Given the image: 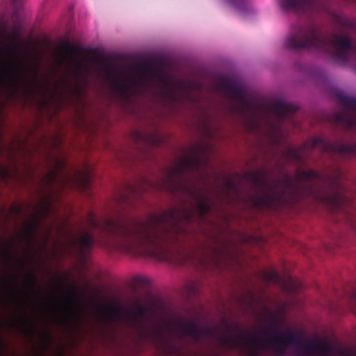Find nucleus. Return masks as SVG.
<instances>
[{"mask_svg":"<svg viewBox=\"0 0 356 356\" xmlns=\"http://www.w3.org/2000/svg\"><path fill=\"white\" fill-rule=\"evenodd\" d=\"M1 254L4 259L10 264L14 259V244L13 241L1 245Z\"/></svg>","mask_w":356,"mask_h":356,"instance_id":"obj_20","label":"nucleus"},{"mask_svg":"<svg viewBox=\"0 0 356 356\" xmlns=\"http://www.w3.org/2000/svg\"><path fill=\"white\" fill-rule=\"evenodd\" d=\"M248 176L260 192L257 197L259 207L271 208L277 204L298 202L311 197L332 211H338L349 202L339 173L330 176L314 170H298L296 181L286 178L280 181L268 180L264 172H250Z\"/></svg>","mask_w":356,"mask_h":356,"instance_id":"obj_2","label":"nucleus"},{"mask_svg":"<svg viewBox=\"0 0 356 356\" xmlns=\"http://www.w3.org/2000/svg\"><path fill=\"white\" fill-rule=\"evenodd\" d=\"M58 145V140L56 139L55 141L53 142L52 146H57Z\"/></svg>","mask_w":356,"mask_h":356,"instance_id":"obj_34","label":"nucleus"},{"mask_svg":"<svg viewBox=\"0 0 356 356\" xmlns=\"http://www.w3.org/2000/svg\"><path fill=\"white\" fill-rule=\"evenodd\" d=\"M21 0H12V3L13 6H17V4L20 2Z\"/></svg>","mask_w":356,"mask_h":356,"instance_id":"obj_32","label":"nucleus"},{"mask_svg":"<svg viewBox=\"0 0 356 356\" xmlns=\"http://www.w3.org/2000/svg\"><path fill=\"white\" fill-rule=\"evenodd\" d=\"M80 92H81V87L80 86H77L76 88V93H80Z\"/></svg>","mask_w":356,"mask_h":356,"instance_id":"obj_35","label":"nucleus"},{"mask_svg":"<svg viewBox=\"0 0 356 356\" xmlns=\"http://www.w3.org/2000/svg\"><path fill=\"white\" fill-rule=\"evenodd\" d=\"M271 109L276 116L284 120L289 118L290 115L296 113L298 107L282 100H277L271 105Z\"/></svg>","mask_w":356,"mask_h":356,"instance_id":"obj_16","label":"nucleus"},{"mask_svg":"<svg viewBox=\"0 0 356 356\" xmlns=\"http://www.w3.org/2000/svg\"><path fill=\"white\" fill-rule=\"evenodd\" d=\"M10 210L13 213L19 216L22 213L24 206L15 204L11 207Z\"/></svg>","mask_w":356,"mask_h":356,"instance_id":"obj_24","label":"nucleus"},{"mask_svg":"<svg viewBox=\"0 0 356 356\" xmlns=\"http://www.w3.org/2000/svg\"><path fill=\"white\" fill-rule=\"evenodd\" d=\"M32 133L24 131L23 134L16 133L10 142L4 140L2 131H0V183L8 185L10 181H25L24 175L19 167V159L31 157L43 148L48 146L44 138L30 140Z\"/></svg>","mask_w":356,"mask_h":356,"instance_id":"obj_4","label":"nucleus"},{"mask_svg":"<svg viewBox=\"0 0 356 356\" xmlns=\"http://www.w3.org/2000/svg\"><path fill=\"white\" fill-rule=\"evenodd\" d=\"M227 185L228 188H229L230 189H232L234 187V183L231 181H228L227 182Z\"/></svg>","mask_w":356,"mask_h":356,"instance_id":"obj_31","label":"nucleus"},{"mask_svg":"<svg viewBox=\"0 0 356 356\" xmlns=\"http://www.w3.org/2000/svg\"><path fill=\"white\" fill-rule=\"evenodd\" d=\"M21 324H22L23 325H24L26 324V322L25 321H22L20 322Z\"/></svg>","mask_w":356,"mask_h":356,"instance_id":"obj_40","label":"nucleus"},{"mask_svg":"<svg viewBox=\"0 0 356 356\" xmlns=\"http://www.w3.org/2000/svg\"><path fill=\"white\" fill-rule=\"evenodd\" d=\"M90 175L88 173V172H83V175H82V182H83V184L86 186V187H88V186L89 185V183H90Z\"/></svg>","mask_w":356,"mask_h":356,"instance_id":"obj_25","label":"nucleus"},{"mask_svg":"<svg viewBox=\"0 0 356 356\" xmlns=\"http://www.w3.org/2000/svg\"><path fill=\"white\" fill-rule=\"evenodd\" d=\"M186 190L196 200V209L200 216L203 217L211 211V204L210 200L204 197L197 188L186 187Z\"/></svg>","mask_w":356,"mask_h":356,"instance_id":"obj_15","label":"nucleus"},{"mask_svg":"<svg viewBox=\"0 0 356 356\" xmlns=\"http://www.w3.org/2000/svg\"><path fill=\"white\" fill-rule=\"evenodd\" d=\"M116 86L118 90V91L125 95V96H129L130 95V88L129 87L126 85L125 83H121V82H117Z\"/></svg>","mask_w":356,"mask_h":356,"instance_id":"obj_23","label":"nucleus"},{"mask_svg":"<svg viewBox=\"0 0 356 356\" xmlns=\"http://www.w3.org/2000/svg\"><path fill=\"white\" fill-rule=\"evenodd\" d=\"M27 282L30 292L31 293H34L35 289L37 286V278L35 275L33 273L29 274L27 277Z\"/></svg>","mask_w":356,"mask_h":356,"instance_id":"obj_22","label":"nucleus"},{"mask_svg":"<svg viewBox=\"0 0 356 356\" xmlns=\"http://www.w3.org/2000/svg\"><path fill=\"white\" fill-rule=\"evenodd\" d=\"M107 71L111 74H117L118 73L117 68L111 64L107 65Z\"/></svg>","mask_w":356,"mask_h":356,"instance_id":"obj_26","label":"nucleus"},{"mask_svg":"<svg viewBox=\"0 0 356 356\" xmlns=\"http://www.w3.org/2000/svg\"><path fill=\"white\" fill-rule=\"evenodd\" d=\"M60 49L63 60L67 63L76 61L77 56L81 51V48L79 46L69 42L63 44Z\"/></svg>","mask_w":356,"mask_h":356,"instance_id":"obj_18","label":"nucleus"},{"mask_svg":"<svg viewBox=\"0 0 356 356\" xmlns=\"http://www.w3.org/2000/svg\"><path fill=\"white\" fill-rule=\"evenodd\" d=\"M30 334H33L35 331V327L33 324H31L28 330Z\"/></svg>","mask_w":356,"mask_h":356,"instance_id":"obj_30","label":"nucleus"},{"mask_svg":"<svg viewBox=\"0 0 356 356\" xmlns=\"http://www.w3.org/2000/svg\"><path fill=\"white\" fill-rule=\"evenodd\" d=\"M111 309L117 316L124 317L128 324L135 329L142 339H152L153 341L163 339L164 332L162 328L158 327L149 330L144 327L142 320L147 314V309L145 307L138 305L130 315L118 305H113Z\"/></svg>","mask_w":356,"mask_h":356,"instance_id":"obj_10","label":"nucleus"},{"mask_svg":"<svg viewBox=\"0 0 356 356\" xmlns=\"http://www.w3.org/2000/svg\"><path fill=\"white\" fill-rule=\"evenodd\" d=\"M240 333L233 336L227 328L225 334H218L220 343L225 348L232 350L241 348L243 345L250 346L249 356H259V350L252 347V343L259 345L262 348L270 350L276 356L286 354L291 345L298 344L302 352L301 356H331L333 353L332 346L325 341L315 342L313 341H300L299 337L294 332L289 331L285 333L278 330V321L273 317L270 327L272 334L268 337H261L258 334H244L240 327L234 326Z\"/></svg>","mask_w":356,"mask_h":356,"instance_id":"obj_3","label":"nucleus"},{"mask_svg":"<svg viewBox=\"0 0 356 356\" xmlns=\"http://www.w3.org/2000/svg\"><path fill=\"white\" fill-rule=\"evenodd\" d=\"M24 168H25L26 171H27V172H29V171L30 170L29 167L28 166V165L26 163H24Z\"/></svg>","mask_w":356,"mask_h":356,"instance_id":"obj_33","label":"nucleus"},{"mask_svg":"<svg viewBox=\"0 0 356 356\" xmlns=\"http://www.w3.org/2000/svg\"><path fill=\"white\" fill-rule=\"evenodd\" d=\"M346 6L356 5V0H343Z\"/></svg>","mask_w":356,"mask_h":356,"instance_id":"obj_29","label":"nucleus"},{"mask_svg":"<svg viewBox=\"0 0 356 356\" xmlns=\"http://www.w3.org/2000/svg\"><path fill=\"white\" fill-rule=\"evenodd\" d=\"M138 137H142V134L140 133H138Z\"/></svg>","mask_w":356,"mask_h":356,"instance_id":"obj_41","label":"nucleus"},{"mask_svg":"<svg viewBox=\"0 0 356 356\" xmlns=\"http://www.w3.org/2000/svg\"><path fill=\"white\" fill-rule=\"evenodd\" d=\"M166 97L171 101H175L176 97L174 92L171 90H167L165 92Z\"/></svg>","mask_w":356,"mask_h":356,"instance_id":"obj_28","label":"nucleus"},{"mask_svg":"<svg viewBox=\"0 0 356 356\" xmlns=\"http://www.w3.org/2000/svg\"><path fill=\"white\" fill-rule=\"evenodd\" d=\"M265 279L270 282H273L276 284H279L282 286L283 287L288 288L287 286H286V280L284 278L282 277L280 274L275 270L268 271L265 273ZM289 284L290 285H293V282L291 279H289ZM293 286H289V288H292Z\"/></svg>","mask_w":356,"mask_h":356,"instance_id":"obj_19","label":"nucleus"},{"mask_svg":"<svg viewBox=\"0 0 356 356\" xmlns=\"http://www.w3.org/2000/svg\"><path fill=\"white\" fill-rule=\"evenodd\" d=\"M46 335H47V339H50V334L49 333H47Z\"/></svg>","mask_w":356,"mask_h":356,"instance_id":"obj_39","label":"nucleus"},{"mask_svg":"<svg viewBox=\"0 0 356 356\" xmlns=\"http://www.w3.org/2000/svg\"><path fill=\"white\" fill-rule=\"evenodd\" d=\"M261 333H262V334H263V335H266V330L265 328H264V329L262 330V332H261Z\"/></svg>","mask_w":356,"mask_h":356,"instance_id":"obj_37","label":"nucleus"},{"mask_svg":"<svg viewBox=\"0 0 356 356\" xmlns=\"http://www.w3.org/2000/svg\"><path fill=\"white\" fill-rule=\"evenodd\" d=\"M338 97L341 104L346 110L334 113L332 116V120L346 129L356 128V97L343 94H339Z\"/></svg>","mask_w":356,"mask_h":356,"instance_id":"obj_11","label":"nucleus"},{"mask_svg":"<svg viewBox=\"0 0 356 356\" xmlns=\"http://www.w3.org/2000/svg\"><path fill=\"white\" fill-rule=\"evenodd\" d=\"M68 306L67 307V315L78 312V308L76 305V293L72 290L70 293L67 299Z\"/></svg>","mask_w":356,"mask_h":356,"instance_id":"obj_21","label":"nucleus"},{"mask_svg":"<svg viewBox=\"0 0 356 356\" xmlns=\"http://www.w3.org/2000/svg\"><path fill=\"white\" fill-rule=\"evenodd\" d=\"M6 342L1 338H0V356H4V350L6 348Z\"/></svg>","mask_w":356,"mask_h":356,"instance_id":"obj_27","label":"nucleus"},{"mask_svg":"<svg viewBox=\"0 0 356 356\" xmlns=\"http://www.w3.org/2000/svg\"><path fill=\"white\" fill-rule=\"evenodd\" d=\"M192 218L193 211L187 209H172L154 214L145 221L133 219L124 222L106 218L98 220L95 213L90 211L86 222L99 232V236L95 238L92 233L84 231L76 243L82 255L97 245L158 260L173 261L179 254V243L187 235L181 222L183 220L190 221Z\"/></svg>","mask_w":356,"mask_h":356,"instance_id":"obj_1","label":"nucleus"},{"mask_svg":"<svg viewBox=\"0 0 356 356\" xmlns=\"http://www.w3.org/2000/svg\"><path fill=\"white\" fill-rule=\"evenodd\" d=\"M198 165V160L194 158L184 157L171 170V177L183 176L187 170H191Z\"/></svg>","mask_w":356,"mask_h":356,"instance_id":"obj_17","label":"nucleus"},{"mask_svg":"<svg viewBox=\"0 0 356 356\" xmlns=\"http://www.w3.org/2000/svg\"><path fill=\"white\" fill-rule=\"evenodd\" d=\"M353 298L356 302V291L353 293Z\"/></svg>","mask_w":356,"mask_h":356,"instance_id":"obj_36","label":"nucleus"},{"mask_svg":"<svg viewBox=\"0 0 356 356\" xmlns=\"http://www.w3.org/2000/svg\"><path fill=\"white\" fill-rule=\"evenodd\" d=\"M176 184L178 188L182 187V186L179 183H176Z\"/></svg>","mask_w":356,"mask_h":356,"instance_id":"obj_38","label":"nucleus"},{"mask_svg":"<svg viewBox=\"0 0 356 356\" xmlns=\"http://www.w3.org/2000/svg\"><path fill=\"white\" fill-rule=\"evenodd\" d=\"M54 166L44 175L42 181L48 191L43 194L42 199L34 208L26 224V232L30 238H34L44 220L51 213L56 216L52 203L51 196L56 192L54 185L61 188L71 184L72 177L65 170V162L61 159L54 158Z\"/></svg>","mask_w":356,"mask_h":356,"instance_id":"obj_7","label":"nucleus"},{"mask_svg":"<svg viewBox=\"0 0 356 356\" xmlns=\"http://www.w3.org/2000/svg\"><path fill=\"white\" fill-rule=\"evenodd\" d=\"M284 46L291 50H316L327 52L332 47L333 58L339 63L348 61L350 53L355 50L351 38L347 35L336 36L330 43L323 38L318 27L314 24L293 26L284 40Z\"/></svg>","mask_w":356,"mask_h":356,"instance_id":"obj_5","label":"nucleus"},{"mask_svg":"<svg viewBox=\"0 0 356 356\" xmlns=\"http://www.w3.org/2000/svg\"><path fill=\"white\" fill-rule=\"evenodd\" d=\"M155 70L149 63H140L138 66V76L133 78L131 82L136 87L147 86Z\"/></svg>","mask_w":356,"mask_h":356,"instance_id":"obj_14","label":"nucleus"},{"mask_svg":"<svg viewBox=\"0 0 356 356\" xmlns=\"http://www.w3.org/2000/svg\"><path fill=\"white\" fill-rule=\"evenodd\" d=\"M179 333L186 337L197 342L206 337H213L216 335V330L209 327H202L195 322L186 320L178 325Z\"/></svg>","mask_w":356,"mask_h":356,"instance_id":"obj_13","label":"nucleus"},{"mask_svg":"<svg viewBox=\"0 0 356 356\" xmlns=\"http://www.w3.org/2000/svg\"><path fill=\"white\" fill-rule=\"evenodd\" d=\"M314 149H318L323 152L338 154L342 156L355 155L356 143H332L322 138H315L306 142L300 148H289L287 150V155L296 163H303L306 152Z\"/></svg>","mask_w":356,"mask_h":356,"instance_id":"obj_9","label":"nucleus"},{"mask_svg":"<svg viewBox=\"0 0 356 356\" xmlns=\"http://www.w3.org/2000/svg\"><path fill=\"white\" fill-rule=\"evenodd\" d=\"M20 32V26L16 25L8 35L12 42L6 47V60L1 62L0 87L7 85L14 93L29 97L38 92L40 86L36 79L33 81L28 79L26 64L19 51Z\"/></svg>","mask_w":356,"mask_h":356,"instance_id":"obj_6","label":"nucleus"},{"mask_svg":"<svg viewBox=\"0 0 356 356\" xmlns=\"http://www.w3.org/2000/svg\"><path fill=\"white\" fill-rule=\"evenodd\" d=\"M218 85L228 92L234 101V104L232 106V109L238 113L243 115L245 109L250 108L251 104L247 99L242 86L227 78H220L218 81Z\"/></svg>","mask_w":356,"mask_h":356,"instance_id":"obj_12","label":"nucleus"},{"mask_svg":"<svg viewBox=\"0 0 356 356\" xmlns=\"http://www.w3.org/2000/svg\"><path fill=\"white\" fill-rule=\"evenodd\" d=\"M282 9L286 12L302 13L311 15H327L332 23L343 29L356 30V19L332 9V0H280Z\"/></svg>","mask_w":356,"mask_h":356,"instance_id":"obj_8","label":"nucleus"}]
</instances>
